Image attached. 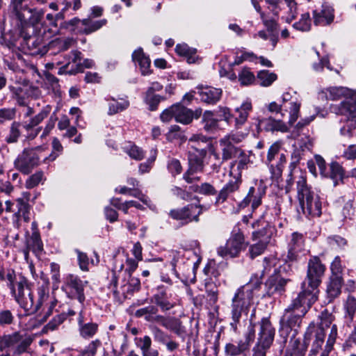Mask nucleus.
Returning a JSON list of instances; mask_svg holds the SVG:
<instances>
[{
    "label": "nucleus",
    "mask_w": 356,
    "mask_h": 356,
    "mask_svg": "<svg viewBox=\"0 0 356 356\" xmlns=\"http://www.w3.org/2000/svg\"><path fill=\"white\" fill-rule=\"evenodd\" d=\"M332 272L331 277H341V274L343 271L342 261L339 256H336L330 265Z\"/></svg>",
    "instance_id": "obj_58"
},
{
    "label": "nucleus",
    "mask_w": 356,
    "mask_h": 356,
    "mask_svg": "<svg viewBox=\"0 0 356 356\" xmlns=\"http://www.w3.org/2000/svg\"><path fill=\"white\" fill-rule=\"evenodd\" d=\"M164 99L165 98L161 95L147 92H145L144 97V101L151 111L156 110L159 103Z\"/></svg>",
    "instance_id": "obj_48"
},
{
    "label": "nucleus",
    "mask_w": 356,
    "mask_h": 356,
    "mask_svg": "<svg viewBox=\"0 0 356 356\" xmlns=\"http://www.w3.org/2000/svg\"><path fill=\"white\" fill-rule=\"evenodd\" d=\"M101 346V341L99 339L92 341L83 350L81 351L79 356H95L97 348Z\"/></svg>",
    "instance_id": "obj_56"
},
{
    "label": "nucleus",
    "mask_w": 356,
    "mask_h": 356,
    "mask_svg": "<svg viewBox=\"0 0 356 356\" xmlns=\"http://www.w3.org/2000/svg\"><path fill=\"white\" fill-rule=\"evenodd\" d=\"M106 100L108 102V115H114L119 112H121L129 106V102L127 100L120 99L116 100L113 97H106Z\"/></svg>",
    "instance_id": "obj_40"
},
{
    "label": "nucleus",
    "mask_w": 356,
    "mask_h": 356,
    "mask_svg": "<svg viewBox=\"0 0 356 356\" xmlns=\"http://www.w3.org/2000/svg\"><path fill=\"white\" fill-rule=\"evenodd\" d=\"M328 171V176L334 183V186L339 184V181H342L344 173L342 167L337 162H333L330 166Z\"/></svg>",
    "instance_id": "obj_43"
},
{
    "label": "nucleus",
    "mask_w": 356,
    "mask_h": 356,
    "mask_svg": "<svg viewBox=\"0 0 356 356\" xmlns=\"http://www.w3.org/2000/svg\"><path fill=\"white\" fill-rule=\"evenodd\" d=\"M313 18L315 25L327 26L334 20V9L330 5L323 3L321 9H316L314 11Z\"/></svg>",
    "instance_id": "obj_25"
},
{
    "label": "nucleus",
    "mask_w": 356,
    "mask_h": 356,
    "mask_svg": "<svg viewBox=\"0 0 356 356\" xmlns=\"http://www.w3.org/2000/svg\"><path fill=\"white\" fill-rule=\"evenodd\" d=\"M88 284L87 281L81 280L77 275L69 274L65 277L62 289L67 297L72 299H77L83 306L85 301L84 289Z\"/></svg>",
    "instance_id": "obj_12"
},
{
    "label": "nucleus",
    "mask_w": 356,
    "mask_h": 356,
    "mask_svg": "<svg viewBox=\"0 0 356 356\" xmlns=\"http://www.w3.org/2000/svg\"><path fill=\"white\" fill-rule=\"evenodd\" d=\"M229 175L233 177V179L228 181L220 191L216 197V204H220L225 202L231 194L239 188L241 183V175L239 172H235L234 163L230 165Z\"/></svg>",
    "instance_id": "obj_18"
},
{
    "label": "nucleus",
    "mask_w": 356,
    "mask_h": 356,
    "mask_svg": "<svg viewBox=\"0 0 356 356\" xmlns=\"http://www.w3.org/2000/svg\"><path fill=\"white\" fill-rule=\"evenodd\" d=\"M81 53L76 50L72 51L64 57V61L60 63L63 65L59 69L58 74H62L65 72L69 74H76L82 71Z\"/></svg>",
    "instance_id": "obj_21"
},
{
    "label": "nucleus",
    "mask_w": 356,
    "mask_h": 356,
    "mask_svg": "<svg viewBox=\"0 0 356 356\" xmlns=\"http://www.w3.org/2000/svg\"><path fill=\"white\" fill-rule=\"evenodd\" d=\"M163 122H169L172 119L182 124H189L193 122L192 110L181 103L172 104L165 108L160 115Z\"/></svg>",
    "instance_id": "obj_10"
},
{
    "label": "nucleus",
    "mask_w": 356,
    "mask_h": 356,
    "mask_svg": "<svg viewBox=\"0 0 356 356\" xmlns=\"http://www.w3.org/2000/svg\"><path fill=\"white\" fill-rule=\"evenodd\" d=\"M262 194L260 190H256L253 186L250 187L246 197L243 199L242 204L247 206L252 203L253 209L257 208L261 203Z\"/></svg>",
    "instance_id": "obj_38"
},
{
    "label": "nucleus",
    "mask_w": 356,
    "mask_h": 356,
    "mask_svg": "<svg viewBox=\"0 0 356 356\" xmlns=\"http://www.w3.org/2000/svg\"><path fill=\"white\" fill-rule=\"evenodd\" d=\"M219 120L215 117L211 111H206L202 114V124L204 129L207 132H213L218 127Z\"/></svg>",
    "instance_id": "obj_37"
},
{
    "label": "nucleus",
    "mask_w": 356,
    "mask_h": 356,
    "mask_svg": "<svg viewBox=\"0 0 356 356\" xmlns=\"http://www.w3.org/2000/svg\"><path fill=\"white\" fill-rule=\"evenodd\" d=\"M77 323L79 335L83 339H91L98 332L99 325L97 323L88 321L86 310L83 308L79 313Z\"/></svg>",
    "instance_id": "obj_20"
},
{
    "label": "nucleus",
    "mask_w": 356,
    "mask_h": 356,
    "mask_svg": "<svg viewBox=\"0 0 356 356\" xmlns=\"http://www.w3.org/2000/svg\"><path fill=\"white\" fill-rule=\"evenodd\" d=\"M327 242L333 248L343 249L347 245V241L339 235L328 236Z\"/></svg>",
    "instance_id": "obj_54"
},
{
    "label": "nucleus",
    "mask_w": 356,
    "mask_h": 356,
    "mask_svg": "<svg viewBox=\"0 0 356 356\" xmlns=\"http://www.w3.org/2000/svg\"><path fill=\"white\" fill-rule=\"evenodd\" d=\"M307 346L300 339L292 337L284 356H305Z\"/></svg>",
    "instance_id": "obj_33"
},
{
    "label": "nucleus",
    "mask_w": 356,
    "mask_h": 356,
    "mask_svg": "<svg viewBox=\"0 0 356 356\" xmlns=\"http://www.w3.org/2000/svg\"><path fill=\"white\" fill-rule=\"evenodd\" d=\"M12 295L26 315L37 312L49 299V289L46 286L38 287L36 296L31 289L30 284L25 277H20L17 288L13 289Z\"/></svg>",
    "instance_id": "obj_5"
},
{
    "label": "nucleus",
    "mask_w": 356,
    "mask_h": 356,
    "mask_svg": "<svg viewBox=\"0 0 356 356\" xmlns=\"http://www.w3.org/2000/svg\"><path fill=\"white\" fill-rule=\"evenodd\" d=\"M200 100L208 104H215L221 98L222 90L211 86L202 87L198 90Z\"/></svg>",
    "instance_id": "obj_27"
},
{
    "label": "nucleus",
    "mask_w": 356,
    "mask_h": 356,
    "mask_svg": "<svg viewBox=\"0 0 356 356\" xmlns=\"http://www.w3.org/2000/svg\"><path fill=\"white\" fill-rule=\"evenodd\" d=\"M252 127H254L258 134L263 129L266 131H280L282 133H286L289 130L287 124L280 118L275 119L273 117L260 118L259 117H255L252 118Z\"/></svg>",
    "instance_id": "obj_16"
},
{
    "label": "nucleus",
    "mask_w": 356,
    "mask_h": 356,
    "mask_svg": "<svg viewBox=\"0 0 356 356\" xmlns=\"http://www.w3.org/2000/svg\"><path fill=\"white\" fill-rule=\"evenodd\" d=\"M248 349V343L240 340L236 345L232 343H227L225 347V352L229 356H238Z\"/></svg>",
    "instance_id": "obj_44"
},
{
    "label": "nucleus",
    "mask_w": 356,
    "mask_h": 356,
    "mask_svg": "<svg viewBox=\"0 0 356 356\" xmlns=\"http://www.w3.org/2000/svg\"><path fill=\"white\" fill-rule=\"evenodd\" d=\"M44 150L42 146L25 149L15 161L17 170L24 174H29L34 167L38 165L40 156L38 154Z\"/></svg>",
    "instance_id": "obj_11"
},
{
    "label": "nucleus",
    "mask_w": 356,
    "mask_h": 356,
    "mask_svg": "<svg viewBox=\"0 0 356 356\" xmlns=\"http://www.w3.org/2000/svg\"><path fill=\"white\" fill-rule=\"evenodd\" d=\"M32 341L30 336L19 332L0 337V356L20 355L28 351Z\"/></svg>",
    "instance_id": "obj_7"
},
{
    "label": "nucleus",
    "mask_w": 356,
    "mask_h": 356,
    "mask_svg": "<svg viewBox=\"0 0 356 356\" xmlns=\"http://www.w3.org/2000/svg\"><path fill=\"white\" fill-rule=\"evenodd\" d=\"M16 115V109L14 108H4L0 109V124L6 121L13 120Z\"/></svg>",
    "instance_id": "obj_60"
},
{
    "label": "nucleus",
    "mask_w": 356,
    "mask_h": 356,
    "mask_svg": "<svg viewBox=\"0 0 356 356\" xmlns=\"http://www.w3.org/2000/svg\"><path fill=\"white\" fill-rule=\"evenodd\" d=\"M296 30L301 31H308L311 28V19L308 13H303L300 20L293 25Z\"/></svg>",
    "instance_id": "obj_52"
},
{
    "label": "nucleus",
    "mask_w": 356,
    "mask_h": 356,
    "mask_svg": "<svg viewBox=\"0 0 356 356\" xmlns=\"http://www.w3.org/2000/svg\"><path fill=\"white\" fill-rule=\"evenodd\" d=\"M106 23L107 20L105 19L92 21L90 17L83 20L74 17L65 22L66 29L72 31H77L85 34H90L99 30L106 25Z\"/></svg>",
    "instance_id": "obj_14"
},
{
    "label": "nucleus",
    "mask_w": 356,
    "mask_h": 356,
    "mask_svg": "<svg viewBox=\"0 0 356 356\" xmlns=\"http://www.w3.org/2000/svg\"><path fill=\"white\" fill-rule=\"evenodd\" d=\"M149 329L154 340L160 344L165 343L166 340L170 337V335L156 325H150Z\"/></svg>",
    "instance_id": "obj_49"
},
{
    "label": "nucleus",
    "mask_w": 356,
    "mask_h": 356,
    "mask_svg": "<svg viewBox=\"0 0 356 356\" xmlns=\"http://www.w3.org/2000/svg\"><path fill=\"white\" fill-rule=\"evenodd\" d=\"M135 316L138 318L143 317L146 321L150 323H159L162 315L158 314V308L156 306L149 305L137 309Z\"/></svg>",
    "instance_id": "obj_34"
},
{
    "label": "nucleus",
    "mask_w": 356,
    "mask_h": 356,
    "mask_svg": "<svg viewBox=\"0 0 356 356\" xmlns=\"http://www.w3.org/2000/svg\"><path fill=\"white\" fill-rule=\"evenodd\" d=\"M20 277H24L21 275H17L13 270H8L6 276H4V280L7 281V285L11 291V293H13V289L15 290L17 288V282Z\"/></svg>",
    "instance_id": "obj_55"
},
{
    "label": "nucleus",
    "mask_w": 356,
    "mask_h": 356,
    "mask_svg": "<svg viewBox=\"0 0 356 356\" xmlns=\"http://www.w3.org/2000/svg\"><path fill=\"white\" fill-rule=\"evenodd\" d=\"M44 175L42 172H37L26 181V187L27 188H33L37 186L43 180Z\"/></svg>",
    "instance_id": "obj_59"
},
{
    "label": "nucleus",
    "mask_w": 356,
    "mask_h": 356,
    "mask_svg": "<svg viewBox=\"0 0 356 356\" xmlns=\"http://www.w3.org/2000/svg\"><path fill=\"white\" fill-rule=\"evenodd\" d=\"M304 250L303 235L298 232L293 233L288 245V259L290 261L299 259Z\"/></svg>",
    "instance_id": "obj_22"
},
{
    "label": "nucleus",
    "mask_w": 356,
    "mask_h": 356,
    "mask_svg": "<svg viewBox=\"0 0 356 356\" xmlns=\"http://www.w3.org/2000/svg\"><path fill=\"white\" fill-rule=\"evenodd\" d=\"M316 300L315 295L310 297L300 293L298 297L285 309L284 314L280 321V335L286 341L289 334L293 331L292 337L296 336V330L300 327L303 316L306 314L312 305Z\"/></svg>",
    "instance_id": "obj_4"
},
{
    "label": "nucleus",
    "mask_w": 356,
    "mask_h": 356,
    "mask_svg": "<svg viewBox=\"0 0 356 356\" xmlns=\"http://www.w3.org/2000/svg\"><path fill=\"white\" fill-rule=\"evenodd\" d=\"M252 109V102L249 99L245 100L239 107H236L235 108V112L237 114L234 120V127L236 129H241L242 126L246 122Z\"/></svg>",
    "instance_id": "obj_30"
},
{
    "label": "nucleus",
    "mask_w": 356,
    "mask_h": 356,
    "mask_svg": "<svg viewBox=\"0 0 356 356\" xmlns=\"http://www.w3.org/2000/svg\"><path fill=\"white\" fill-rule=\"evenodd\" d=\"M343 307L346 316L353 321L356 312V298L352 296H348L344 302Z\"/></svg>",
    "instance_id": "obj_50"
},
{
    "label": "nucleus",
    "mask_w": 356,
    "mask_h": 356,
    "mask_svg": "<svg viewBox=\"0 0 356 356\" xmlns=\"http://www.w3.org/2000/svg\"><path fill=\"white\" fill-rule=\"evenodd\" d=\"M51 111V107L49 105H46L42 108L39 113L31 118L29 120L24 121L20 123V127L22 128L23 132L26 133L35 128L47 118Z\"/></svg>",
    "instance_id": "obj_29"
},
{
    "label": "nucleus",
    "mask_w": 356,
    "mask_h": 356,
    "mask_svg": "<svg viewBox=\"0 0 356 356\" xmlns=\"http://www.w3.org/2000/svg\"><path fill=\"white\" fill-rule=\"evenodd\" d=\"M238 81L243 86H250L255 81V76L250 69L248 67H243L239 72L238 75Z\"/></svg>",
    "instance_id": "obj_45"
},
{
    "label": "nucleus",
    "mask_w": 356,
    "mask_h": 356,
    "mask_svg": "<svg viewBox=\"0 0 356 356\" xmlns=\"http://www.w3.org/2000/svg\"><path fill=\"white\" fill-rule=\"evenodd\" d=\"M29 0H10L9 10L12 16L17 21L20 33L25 39H30L36 34L37 26L44 15L42 9L31 8ZM40 3H44L47 0H36Z\"/></svg>",
    "instance_id": "obj_3"
},
{
    "label": "nucleus",
    "mask_w": 356,
    "mask_h": 356,
    "mask_svg": "<svg viewBox=\"0 0 356 356\" xmlns=\"http://www.w3.org/2000/svg\"><path fill=\"white\" fill-rule=\"evenodd\" d=\"M281 18L287 23H291L298 14L297 3L295 0H284L281 2L278 8Z\"/></svg>",
    "instance_id": "obj_28"
},
{
    "label": "nucleus",
    "mask_w": 356,
    "mask_h": 356,
    "mask_svg": "<svg viewBox=\"0 0 356 356\" xmlns=\"http://www.w3.org/2000/svg\"><path fill=\"white\" fill-rule=\"evenodd\" d=\"M282 104L284 111L289 115L288 124L292 126L298 119L301 106V102L298 98L296 92H284L282 95Z\"/></svg>",
    "instance_id": "obj_17"
},
{
    "label": "nucleus",
    "mask_w": 356,
    "mask_h": 356,
    "mask_svg": "<svg viewBox=\"0 0 356 356\" xmlns=\"http://www.w3.org/2000/svg\"><path fill=\"white\" fill-rule=\"evenodd\" d=\"M282 261L275 256L265 257L261 273L254 275L248 283L236 290L230 307V326L234 332L237 330L238 324L243 314L247 315L251 305L253 304L254 297L260 289L263 277L268 276L266 286L270 296L276 293H281L284 291V287L289 280L282 277L284 268H282Z\"/></svg>",
    "instance_id": "obj_1"
},
{
    "label": "nucleus",
    "mask_w": 356,
    "mask_h": 356,
    "mask_svg": "<svg viewBox=\"0 0 356 356\" xmlns=\"http://www.w3.org/2000/svg\"><path fill=\"white\" fill-rule=\"evenodd\" d=\"M243 243V234L238 227H235L226 244L218 249V254L222 257H236L241 250Z\"/></svg>",
    "instance_id": "obj_13"
},
{
    "label": "nucleus",
    "mask_w": 356,
    "mask_h": 356,
    "mask_svg": "<svg viewBox=\"0 0 356 356\" xmlns=\"http://www.w3.org/2000/svg\"><path fill=\"white\" fill-rule=\"evenodd\" d=\"M152 302L156 304L162 312H166L175 305V303L170 300V296L163 289V288H159V291L152 298Z\"/></svg>",
    "instance_id": "obj_31"
},
{
    "label": "nucleus",
    "mask_w": 356,
    "mask_h": 356,
    "mask_svg": "<svg viewBox=\"0 0 356 356\" xmlns=\"http://www.w3.org/2000/svg\"><path fill=\"white\" fill-rule=\"evenodd\" d=\"M159 324L166 330L175 333L181 338H184L186 334V327L178 318L174 316H161Z\"/></svg>",
    "instance_id": "obj_24"
},
{
    "label": "nucleus",
    "mask_w": 356,
    "mask_h": 356,
    "mask_svg": "<svg viewBox=\"0 0 356 356\" xmlns=\"http://www.w3.org/2000/svg\"><path fill=\"white\" fill-rule=\"evenodd\" d=\"M194 191L206 195H213L216 193V188L209 183H203L200 186H197Z\"/></svg>",
    "instance_id": "obj_63"
},
{
    "label": "nucleus",
    "mask_w": 356,
    "mask_h": 356,
    "mask_svg": "<svg viewBox=\"0 0 356 356\" xmlns=\"http://www.w3.org/2000/svg\"><path fill=\"white\" fill-rule=\"evenodd\" d=\"M321 99L327 101H339V104L330 106L331 113L346 118L339 133L342 137L351 138L356 136V90L343 86L324 88L319 93Z\"/></svg>",
    "instance_id": "obj_2"
},
{
    "label": "nucleus",
    "mask_w": 356,
    "mask_h": 356,
    "mask_svg": "<svg viewBox=\"0 0 356 356\" xmlns=\"http://www.w3.org/2000/svg\"><path fill=\"white\" fill-rule=\"evenodd\" d=\"M202 212V207L200 204H190L183 208L174 209L170 211L169 216L172 219L181 221L183 224L199 221V216Z\"/></svg>",
    "instance_id": "obj_15"
},
{
    "label": "nucleus",
    "mask_w": 356,
    "mask_h": 356,
    "mask_svg": "<svg viewBox=\"0 0 356 356\" xmlns=\"http://www.w3.org/2000/svg\"><path fill=\"white\" fill-rule=\"evenodd\" d=\"M186 251L181 250H170L165 254V258L170 260V264L172 266V270L176 277H179V273L177 267L180 268L181 264H185L187 267L191 268L192 264L188 261H185L184 256Z\"/></svg>",
    "instance_id": "obj_26"
},
{
    "label": "nucleus",
    "mask_w": 356,
    "mask_h": 356,
    "mask_svg": "<svg viewBox=\"0 0 356 356\" xmlns=\"http://www.w3.org/2000/svg\"><path fill=\"white\" fill-rule=\"evenodd\" d=\"M257 342L259 346L270 348L273 342L275 329L268 318H263L258 323Z\"/></svg>",
    "instance_id": "obj_19"
},
{
    "label": "nucleus",
    "mask_w": 356,
    "mask_h": 356,
    "mask_svg": "<svg viewBox=\"0 0 356 356\" xmlns=\"http://www.w3.org/2000/svg\"><path fill=\"white\" fill-rule=\"evenodd\" d=\"M219 145L222 151V161H220L218 154L216 152L213 151L211 153V155L218 160V163L214 164L216 169H218L223 161L235 157L238 151H240V149L234 144L231 143L228 139H225L223 137L219 140Z\"/></svg>",
    "instance_id": "obj_23"
},
{
    "label": "nucleus",
    "mask_w": 356,
    "mask_h": 356,
    "mask_svg": "<svg viewBox=\"0 0 356 356\" xmlns=\"http://www.w3.org/2000/svg\"><path fill=\"white\" fill-rule=\"evenodd\" d=\"M166 138L170 141L175 140H180L185 141L186 140L184 132L181 131V127L178 125H172L166 135Z\"/></svg>",
    "instance_id": "obj_51"
},
{
    "label": "nucleus",
    "mask_w": 356,
    "mask_h": 356,
    "mask_svg": "<svg viewBox=\"0 0 356 356\" xmlns=\"http://www.w3.org/2000/svg\"><path fill=\"white\" fill-rule=\"evenodd\" d=\"M195 153L188 152V162L191 168L195 171L202 169V158L206 155V150L204 149H195Z\"/></svg>",
    "instance_id": "obj_41"
},
{
    "label": "nucleus",
    "mask_w": 356,
    "mask_h": 356,
    "mask_svg": "<svg viewBox=\"0 0 356 356\" xmlns=\"http://www.w3.org/2000/svg\"><path fill=\"white\" fill-rule=\"evenodd\" d=\"M257 79L261 86L268 87L277 79V75L268 70H261L257 74Z\"/></svg>",
    "instance_id": "obj_47"
},
{
    "label": "nucleus",
    "mask_w": 356,
    "mask_h": 356,
    "mask_svg": "<svg viewBox=\"0 0 356 356\" xmlns=\"http://www.w3.org/2000/svg\"><path fill=\"white\" fill-rule=\"evenodd\" d=\"M325 270V266L318 257H312L307 266V278L302 284V291L305 296L310 297L313 294L317 298L318 286Z\"/></svg>",
    "instance_id": "obj_8"
},
{
    "label": "nucleus",
    "mask_w": 356,
    "mask_h": 356,
    "mask_svg": "<svg viewBox=\"0 0 356 356\" xmlns=\"http://www.w3.org/2000/svg\"><path fill=\"white\" fill-rule=\"evenodd\" d=\"M43 245L40 239V234L37 232H33L30 239L28 241L27 250H24V256L26 258L29 251H32L36 255L42 252Z\"/></svg>",
    "instance_id": "obj_39"
},
{
    "label": "nucleus",
    "mask_w": 356,
    "mask_h": 356,
    "mask_svg": "<svg viewBox=\"0 0 356 356\" xmlns=\"http://www.w3.org/2000/svg\"><path fill=\"white\" fill-rule=\"evenodd\" d=\"M297 199L302 213L308 219L318 218L322 213L320 197L307 184L306 177L301 175L296 183Z\"/></svg>",
    "instance_id": "obj_6"
},
{
    "label": "nucleus",
    "mask_w": 356,
    "mask_h": 356,
    "mask_svg": "<svg viewBox=\"0 0 356 356\" xmlns=\"http://www.w3.org/2000/svg\"><path fill=\"white\" fill-rule=\"evenodd\" d=\"M300 159H301V156H300V151L298 149L294 150L292 152L291 156V163H290V165H289L290 172H289V179H288L286 180V182H287L286 188L288 186H291V184H292V178H291L292 172H293V170L296 168V167L297 166V165L299 163Z\"/></svg>",
    "instance_id": "obj_53"
},
{
    "label": "nucleus",
    "mask_w": 356,
    "mask_h": 356,
    "mask_svg": "<svg viewBox=\"0 0 356 356\" xmlns=\"http://www.w3.org/2000/svg\"><path fill=\"white\" fill-rule=\"evenodd\" d=\"M320 318L321 323L318 327H322L324 330L325 327H330L334 321V317L331 313H329L327 310H325L321 312Z\"/></svg>",
    "instance_id": "obj_64"
},
{
    "label": "nucleus",
    "mask_w": 356,
    "mask_h": 356,
    "mask_svg": "<svg viewBox=\"0 0 356 356\" xmlns=\"http://www.w3.org/2000/svg\"><path fill=\"white\" fill-rule=\"evenodd\" d=\"M65 314H60L54 317V318L49 322L44 327V329L48 331H53L58 328V327L63 323V321L65 320Z\"/></svg>",
    "instance_id": "obj_61"
},
{
    "label": "nucleus",
    "mask_w": 356,
    "mask_h": 356,
    "mask_svg": "<svg viewBox=\"0 0 356 356\" xmlns=\"http://www.w3.org/2000/svg\"><path fill=\"white\" fill-rule=\"evenodd\" d=\"M132 60L139 65L143 75L145 76L150 74V59L144 54L142 48H138L133 52Z\"/></svg>",
    "instance_id": "obj_32"
},
{
    "label": "nucleus",
    "mask_w": 356,
    "mask_h": 356,
    "mask_svg": "<svg viewBox=\"0 0 356 356\" xmlns=\"http://www.w3.org/2000/svg\"><path fill=\"white\" fill-rule=\"evenodd\" d=\"M21 134L20 123L14 122L10 127V134L6 138L8 143H15Z\"/></svg>",
    "instance_id": "obj_57"
},
{
    "label": "nucleus",
    "mask_w": 356,
    "mask_h": 356,
    "mask_svg": "<svg viewBox=\"0 0 356 356\" xmlns=\"http://www.w3.org/2000/svg\"><path fill=\"white\" fill-rule=\"evenodd\" d=\"M267 247V242L260 241L258 243L252 245L250 248V253L252 258L262 254Z\"/></svg>",
    "instance_id": "obj_62"
},
{
    "label": "nucleus",
    "mask_w": 356,
    "mask_h": 356,
    "mask_svg": "<svg viewBox=\"0 0 356 356\" xmlns=\"http://www.w3.org/2000/svg\"><path fill=\"white\" fill-rule=\"evenodd\" d=\"M252 4L258 13H259L264 25L267 29L268 33H277L278 24L275 18H269L268 16L261 10L259 3L256 0H251Z\"/></svg>",
    "instance_id": "obj_35"
},
{
    "label": "nucleus",
    "mask_w": 356,
    "mask_h": 356,
    "mask_svg": "<svg viewBox=\"0 0 356 356\" xmlns=\"http://www.w3.org/2000/svg\"><path fill=\"white\" fill-rule=\"evenodd\" d=\"M282 143L276 141L268 149L266 163L268 166L272 179L278 181L281 178L284 165L286 162V156L280 154Z\"/></svg>",
    "instance_id": "obj_9"
},
{
    "label": "nucleus",
    "mask_w": 356,
    "mask_h": 356,
    "mask_svg": "<svg viewBox=\"0 0 356 356\" xmlns=\"http://www.w3.org/2000/svg\"><path fill=\"white\" fill-rule=\"evenodd\" d=\"M123 149L133 159L140 161L144 158L143 149L132 143L125 145Z\"/></svg>",
    "instance_id": "obj_46"
},
{
    "label": "nucleus",
    "mask_w": 356,
    "mask_h": 356,
    "mask_svg": "<svg viewBox=\"0 0 356 356\" xmlns=\"http://www.w3.org/2000/svg\"><path fill=\"white\" fill-rule=\"evenodd\" d=\"M342 284V277H330V282L326 291L329 302L332 301L341 293Z\"/></svg>",
    "instance_id": "obj_36"
},
{
    "label": "nucleus",
    "mask_w": 356,
    "mask_h": 356,
    "mask_svg": "<svg viewBox=\"0 0 356 356\" xmlns=\"http://www.w3.org/2000/svg\"><path fill=\"white\" fill-rule=\"evenodd\" d=\"M176 52L184 56L188 63H194L196 60V49L189 47L186 44H178L175 48Z\"/></svg>",
    "instance_id": "obj_42"
}]
</instances>
